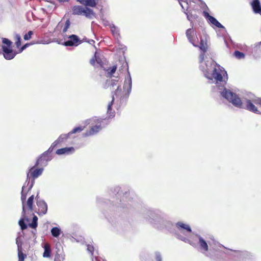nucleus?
I'll return each instance as SVG.
<instances>
[{
  "instance_id": "obj_1",
  "label": "nucleus",
  "mask_w": 261,
  "mask_h": 261,
  "mask_svg": "<svg viewBox=\"0 0 261 261\" xmlns=\"http://www.w3.org/2000/svg\"><path fill=\"white\" fill-rule=\"evenodd\" d=\"M214 74L216 86L219 90H223L220 91L222 97L237 108L245 109L256 114H260L254 104L261 106V98H254L252 100L246 99L245 105H244L238 95L225 88L228 77L227 72L224 68L220 65H215L213 70V75Z\"/></svg>"
},
{
  "instance_id": "obj_2",
  "label": "nucleus",
  "mask_w": 261,
  "mask_h": 261,
  "mask_svg": "<svg viewBox=\"0 0 261 261\" xmlns=\"http://www.w3.org/2000/svg\"><path fill=\"white\" fill-rule=\"evenodd\" d=\"M209 39L208 36L203 34V36L200 37V42L199 47L202 53L200 55V68L203 72L205 77L209 80H212V61H206L203 62L204 54L207 49V40Z\"/></svg>"
},
{
  "instance_id": "obj_3",
  "label": "nucleus",
  "mask_w": 261,
  "mask_h": 261,
  "mask_svg": "<svg viewBox=\"0 0 261 261\" xmlns=\"http://www.w3.org/2000/svg\"><path fill=\"white\" fill-rule=\"evenodd\" d=\"M2 42L6 45L2 46L4 57L8 60L13 59L18 53L12 48V42L7 38H4Z\"/></svg>"
},
{
  "instance_id": "obj_4",
  "label": "nucleus",
  "mask_w": 261,
  "mask_h": 261,
  "mask_svg": "<svg viewBox=\"0 0 261 261\" xmlns=\"http://www.w3.org/2000/svg\"><path fill=\"white\" fill-rule=\"evenodd\" d=\"M72 13L74 15H84L90 19L95 17V13L92 9L79 5L73 7Z\"/></svg>"
},
{
  "instance_id": "obj_5",
  "label": "nucleus",
  "mask_w": 261,
  "mask_h": 261,
  "mask_svg": "<svg viewBox=\"0 0 261 261\" xmlns=\"http://www.w3.org/2000/svg\"><path fill=\"white\" fill-rule=\"evenodd\" d=\"M43 171V168L35 165L31 167L27 173V178H32L33 180L40 176Z\"/></svg>"
},
{
  "instance_id": "obj_6",
  "label": "nucleus",
  "mask_w": 261,
  "mask_h": 261,
  "mask_svg": "<svg viewBox=\"0 0 261 261\" xmlns=\"http://www.w3.org/2000/svg\"><path fill=\"white\" fill-rule=\"evenodd\" d=\"M37 197L38 195H37L36 197L37 208L35 210V212L37 213L39 216H43L46 214L47 212V205L44 201L38 200Z\"/></svg>"
},
{
  "instance_id": "obj_7",
  "label": "nucleus",
  "mask_w": 261,
  "mask_h": 261,
  "mask_svg": "<svg viewBox=\"0 0 261 261\" xmlns=\"http://www.w3.org/2000/svg\"><path fill=\"white\" fill-rule=\"evenodd\" d=\"M51 160L48 151H45L42 153L37 159L35 164L41 168H43L47 165V163Z\"/></svg>"
},
{
  "instance_id": "obj_8",
  "label": "nucleus",
  "mask_w": 261,
  "mask_h": 261,
  "mask_svg": "<svg viewBox=\"0 0 261 261\" xmlns=\"http://www.w3.org/2000/svg\"><path fill=\"white\" fill-rule=\"evenodd\" d=\"M82 43V41L77 36L71 35L68 37V40L65 41L64 45L66 46H77Z\"/></svg>"
},
{
  "instance_id": "obj_9",
  "label": "nucleus",
  "mask_w": 261,
  "mask_h": 261,
  "mask_svg": "<svg viewBox=\"0 0 261 261\" xmlns=\"http://www.w3.org/2000/svg\"><path fill=\"white\" fill-rule=\"evenodd\" d=\"M176 226L178 231L179 233L187 235V233H190L192 232L190 226L181 222H178L176 224Z\"/></svg>"
},
{
  "instance_id": "obj_10",
  "label": "nucleus",
  "mask_w": 261,
  "mask_h": 261,
  "mask_svg": "<svg viewBox=\"0 0 261 261\" xmlns=\"http://www.w3.org/2000/svg\"><path fill=\"white\" fill-rule=\"evenodd\" d=\"M70 135H71V134H70V132L66 134L61 135L58 138V139L52 143L48 150L51 151L54 149V148L58 144L64 142L65 141H66L67 139L69 138Z\"/></svg>"
},
{
  "instance_id": "obj_11",
  "label": "nucleus",
  "mask_w": 261,
  "mask_h": 261,
  "mask_svg": "<svg viewBox=\"0 0 261 261\" xmlns=\"http://www.w3.org/2000/svg\"><path fill=\"white\" fill-rule=\"evenodd\" d=\"M34 195H32L30 196L27 201L26 204H23L22 207V213L23 215L25 214V212L27 210H29L32 212L33 211V202H34Z\"/></svg>"
},
{
  "instance_id": "obj_12",
  "label": "nucleus",
  "mask_w": 261,
  "mask_h": 261,
  "mask_svg": "<svg viewBox=\"0 0 261 261\" xmlns=\"http://www.w3.org/2000/svg\"><path fill=\"white\" fill-rule=\"evenodd\" d=\"M102 129V126L100 124L96 125L91 127L88 131H87L84 134L85 137H88L90 136L94 135L99 132Z\"/></svg>"
},
{
  "instance_id": "obj_13",
  "label": "nucleus",
  "mask_w": 261,
  "mask_h": 261,
  "mask_svg": "<svg viewBox=\"0 0 261 261\" xmlns=\"http://www.w3.org/2000/svg\"><path fill=\"white\" fill-rule=\"evenodd\" d=\"M250 5L255 13L261 14V5L259 0H253Z\"/></svg>"
},
{
  "instance_id": "obj_14",
  "label": "nucleus",
  "mask_w": 261,
  "mask_h": 261,
  "mask_svg": "<svg viewBox=\"0 0 261 261\" xmlns=\"http://www.w3.org/2000/svg\"><path fill=\"white\" fill-rule=\"evenodd\" d=\"M81 4L85 5V7H95L98 2V0H76Z\"/></svg>"
},
{
  "instance_id": "obj_15",
  "label": "nucleus",
  "mask_w": 261,
  "mask_h": 261,
  "mask_svg": "<svg viewBox=\"0 0 261 261\" xmlns=\"http://www.w3.org/2000/svg\"><path fill=\"white\" fill-rule=\"evenodd\" d=\"M74 148L73 147H65L58 149L56 153L58 155L69 154L74 152Z\"/></svg>"
},
{
  "instance_id": "obj_16",
  "label": "nucleus",
  "mask_w": 261,
  "mask_h": 261,
  "mask_svg": "<svg viewBox=\"0 0 261 261\" xmlns=\"http://www.w3.org/2000/svg\"><path fill=\"white\" fill-rule=\"evenodd\" d=\"M194 31L191 29H188L186 31V35L187 38H188L189 41L192 43L194 46H197V45L194 44Z\"/></svg>"
},
{
  "instance_id": "obj_17",
  "label": "nucleus",
  "mask_w": 261,
  "mask_h": 261,
  "mask_svg": "<svg viewBox=\"0 0 261 261\" xmlns=\"http://www.w3.org/2000/svg\"><path fill=\"white\" fill-rule=\"evenodd\" d=\"M199 244L200 249L205 252L208 250V245L207 243L201 237H199Z\"/></svg>"
},
{
  "instance_id": "obj_18",
  "label": "nucleus",
  "mask_w": 261,
  "mask_h": 261,
  "mask_svg": "<svg viewBox=\"0 0 261 261\" xmlns=\"http://www.w3.org/2000/svg\"><path fill=\"white\" fill-rule=\"evenodd\" d=\"M18 261H24L27 255L22 252L21 247L18 246Z\"/></svg>"
},
{
  "instance_id": "obj_19",
  "label": "nucleus",
  "mask_w": 261,
  "mask_h": 261,
  "mask_svg": "<svg viewBox=\"0 0 261 261\" xmlns=\"http://www.w3.org/2000/svg\"><path fill=\"white\" fill-rule=\"evenodd\" d=\"M50 246L48 244H45L44 245V251L43 253L44 257H49L50 256Z\"/></svg>"
},
{
  "instance_id": "obj_20",
  "label": "nucleus",
  "mask_w": 261,
  "mask_h": 261,
  "mask_svg": "<svg viewBox=\"0 0 261 261\" xmlns=\"http://www.w3.org/2000/svg\"><path fill=\"white\" fill-rule=\"evenodd\" d=\"M51 233L53 237L58 238L61 233V230L57 227H54L51 229Z\"/></svg>"
},
{
  "instance_id": "obj_21",
  "label": "nucleus",
  "mask_w": 261,
  "mask_h": 261,
  "mask_svg": "<svg viewBox=\"0 0 261 261\" xmlns=\"http://www.w3.org/2000/svg\"><path fill=\"white\" fill-rule=\"evenodd\" d=\"M181 7L184 10L188 11L189 9L188 0H178Z\"/></svg>"
},
{
  "instance_id": "obj_22",
  "label": "nucleus",
  "mask_w": 261,
  "mask_h": 261,
  "mask_svg": "<svg viewBox=\"0 0 261 261\" xmlns=\"http://www.w3.org/2000/svg\"><path fill=\"white\" fill-rule=\"evenodd\" d=\"M114 95L116 97L119 98L120 100L123 98V92L120 87H118L117 89L115 90Z\"/></svg>"
},
{
  "instance_id": "obj_23",
  "label": "nucleus",
  "mask_w": 261,
  "mask_h": 261,
  "mask_svg": "<svg viewBox=\"0 0 261 261\" xmlns=\"http://www.w3.org/2000/svg\"><path fill=\"white\" fill-rule=\"evenodd\" d=\"M213 25L221 29L224 32H226L225 27L222 25L216 18L213 17Z\"/></svg>"
},
{
  "instance_id": "obj_24",
  "label": "nucleus",
  "mask_w": 261,
  "mask_h": 261,
  "mask_svg": "<svg viewBox=\"0 0 261 261\" xmlns=\"http://www.w3.org/2000/svg\"><path fill=\"white\" fill-rule=\"evenodd\" d=\"M233 56L237 59H242L245 58V55L239 50H236L233 53Z\"/></svg>"
},
{
  "instance_id": "obj_25",
  "label": "nucleus",
  "mask_w": 261,
  "mask_h": 261,
  "mask_svg": "<svg viewBox=\"0 0 261 261\" xmlns=\"http://www.w3.org/2000/svg\"><path fill=\"white\" fill-rule=\"evenodd\" d=\"M123 87H124V88H126L128 89L129 92L131 90V87H132V79H131V77H130L129 74V78H128V79L127 80V81H125V82H124V84Z\"/></svg>"
},
{
  "instance_id": "obj_26",
  "label": "nucleus",
  "mask_w": 261,
  "mask_h": 261,
  "mask_svg": "<svg viewBox=\"0 0 261 261\" xmlns=\"http://www.w3.org/2000/svg\"><path fill=\"white\" fill-rule=\"evenodd\" d=\"M110 28L113 35L115 37H118L119 36L118 29L114 25L111 26Z\"/></svg>"
},
{
  "instance_id": "obj_27",
  "label": "nucleus",
  "mask_w": 261,
  "mask_h": 261,
  "mask_svg": "<svg viewBox=\"0 0 261 261\" xmlns=\"http://www.w3.org/2000/svg\"><path fill=\"white\" fill-rule=\"evenodd\" d=\"M37 221H38V218L36 216L34 215L32 222L31 224H30V226L32 228L35 229L37 227Z\"/></svg>"
},
{
  "instance_id": "obj_28",
  "label": "nucleus",
  "mask_w": 261,
  "mask_h": 261,
  "mask_svg": "<svg viewBox=\"0 0 261 261\" xmlns=\"http://www.w3.org/2000/svg\"><path fill=\"white\" fill-rule=\"evenodd\" d=\"M117 69V66L114 65L112 67H110L107 69L109 76H111L115 72Z\"/></svg>"
},
{
  "instance_id": "obj_29",
  "label": "nucleus",
  "mask_w": 261,
  "mask_h": 261,
  "mask_svg": "<svg viewBox=\"0 0 261 261\" xmlns=\"http://www.w3.org/2000/svg\"><path fill=\"white\" fill-rule=\"evenodd\" d=\"M114 95H113L112 100L109 103L108 105L107 113L110 114L111 113L112 110V106L114 104Z\"/></svg>"
},
{
  "instance_id": "obj_30",
  "label": "nucleus",
  "mask_w": 261,
  "mask_h": 261,
  "mask_svg": "<svg viewBox=\"0 0 261 261\" xmlns=\"http://www.w3.org/2000/svg\"><path fill=\"white\" fill-rule=\"evenodd\" d=\"M15 45L17 48H19L21 46V37L19 35H16L15 37Z\"/></svg>"
},
{
  "instance_id": "obj_31",
  "label": "nucleus",
  "mask_w": 261,
  "mask_h": 261,
  "mask_svg": "<svg viewBox=\"0 0 261 261\" xmlns=\"http://www.w3.org/2000/svg\"><path fill=\"white\" fill-rule=\"evenodd\" d=\"M70 20L69 19H67L65 21L64 28L63 29V30H62L63 33H65L67 31L68 29H69V28L70 27Z\"/></svg>"
},
{
  "instance_id": "obj_32",
  "label": "nucleus",
  "mask_w": 261,
  "mask_h": 261,
  "mask_svg": "<svg viewBox=\"0 0 261 261\" xmlns=\"http://www.w3.org/2000/svg\"><path fill=\"white\" fill-rule=\"evenodd\" d=\"M84 126H78V127H75L70 132V134H74V133H76L77 132H82L83 130H84Z\"/></svg>"
},
{
  "instance_id": "obj_33",
  "label": "nucleus",
  "mask_w": 261,
  "mask_h": 261,
  "mask_svg": "<svg viewBox=\"0 0 261 261\" xmlns=\"http://www.w3.org/2000/svg\"><path fill=\"white\" fill-rule=\"evenodd\" d=\"M203 15L208 20L209 22L212 23V16L210 15L207 11H203Z\"/></svg>"
},
{
  "instance_id": "obj_34",
  "label": "nucleus",
  "mask_w": 261,
  "mask_h": 261,
  "mask_svg": "<svg viewBox=\"0 0 261 261\" xmlns=\"http://www.w3.org/2000/svg\"><path fill=\"white\" fill-rule=\"evenodd\" d=\"M19 225H20L21 229L22 230H24V229H26L27 227V226L25 224L24 219L23 218L19 220Z\"/></svg>"
},
{
  "instance_id": "obj_35",
  "label": "nucleus",
  "mask_w": 261,
  "mask_h": 261,
  "mask_svg": "<svg viewBox=\"0 0 261 261\" xmlns=\"http://www.w3.org/2000/svg\"><path fill=\"white\" fill-rule=\"evenodd\" d=\"M33 33L32 31H30L28 32L27 34H26L24 37L23 38L25 40H28L30 39L31 38L32 35H33Z\"/></svg>"
},
{
  "instance_id": "obj_36",
  "label": "nucleus",
  "mask_w": 261,
  "mask_h": 261,
  "mask_svg": "<svg viewBox=\"0 0 261 261\" xmlns=\"http://www.w3.org/2000/svg\"><path fill=\"white\" fill-rule=\"evenodd\" d=\"M96 56H97V52H95L94 56L90 60V64L93 66H94L95 65V64L96 63V61L97 60Z\"/></svg>"
},
{
  "instance_id": "obj_37",
  "label": "nucleus",
  "mask_w": 261,
  "mask_h": 261,
  "mask_svg": "<svg viewBox=\"0 0 261 261\" xmlns=\"http://www.w3.org/2000/svg\"><path fill=\"white\" fill-rule=\"evenodd\" d=\"M24 186H23L22 188V191H21V199L22 202V203L23 204L24 201L26 199L27 194H24L23 192V189H24Z\"/></svg>"
},
{
  "instance_id": "obj_38",
  "label": "nucleus",
  "mask_w": 261,
  "mask_h": 261,
  "mask_svg": "<svg viewBox=\"0 0 261 261\" xmlns=\"http://www.w3.org/2000/svg\"><path fill=\"white\" fill-rule=\"evenodd\" d=\"M63 259V257L62 255L59 254H57L54 258V261H62Z\"/></svg>"
},
{
  "instance_id": "obj_39",
  "label": "nucleus",
  "mask_w": 261,
  "mask_h": 261,
  "mask_svg": "<svg viewBox=\"0 0 261 261\" xmlns=\"http://www.w3.org/2000/svg\"><path fill=\"white\" fill-rule=\"evenodd\" d=\"M177 235L178 236V238L180 239L181 240L184 242H187V241H188V239L186 237L182 236L179 234H177Z\"/></svg>"
},
{
  "instance_id": "obj_40",
  "label": "nucleus",
  "mask_w": 261,
  "mask_h": 261,
  "mask_svg": "<svg viewBox=\"0 0 261 261\" xmlns=\"http://www.w3.org/2000/svg\"><path fill=\"white\" fill-rule=\"evenodd\" d=\"M28 46V44H25L23 46H22L19 49L18 53H21L27 46Z\"/></svg>"
},
{
  "instance_id": "obj_41",
  "label": "nucleus",
  "mask_w": 261,
  "mask_h": 261,
  "mask_svg": "<svg viewBox=\"0 0 261 261\" xmlns=\"http://www.w3.org/2000/svg\"><path fill=\"white\" fill-rule=\"evenodd\" d=\"M96 59L97 60L96 61V62H97V63L99 64H101L102 63V61L97 55L96 56Z\"/></svg>"
},
{
  "instance_id": "obj_42",
  "label": "nucleus",
  "mask_w": 261,
  "mask_h": 261,
  "mask_svg": "<svg viewBox=\"0 0 261 261\" xmlns=\"http://www.w3.org/2000/svg\"><path fill=\"white\" fill-rule=\"evenodd\" d=\"M88 250L91 253H92L93 251H94V248L93 246H88Z\"/></svg>"
},
{
  "instance_id": "obj_43",
  "label": "nucleus",
  "mask_w": 261,
  "mask_h": 261,
  "mask_svg": "<svg viewBox=\"0 0 261 261\" xmlns=\"http://www.w3.org/2000/svg\"><path fill=\"white\" fill-rule=\"evenodd\" d=\"M156 259L157 261H162V258L160 256H157Z\"/></svg>"
},
{
  "instance_id": "obj_44",
  "label": "nucleus",
  "mask_w": 261,
  "mask_h": 261,
  "mask_svg": "<svg viewBox=\"0 0 261 261\" xmlns=\"http://www.w3.org/2000/svg\"><path fill=\"white\" fill-rule=\"evenodd\" d=\"M113 113V115L112 116H114V112L112 113Z\"/></svg>"
}]
</instances>
